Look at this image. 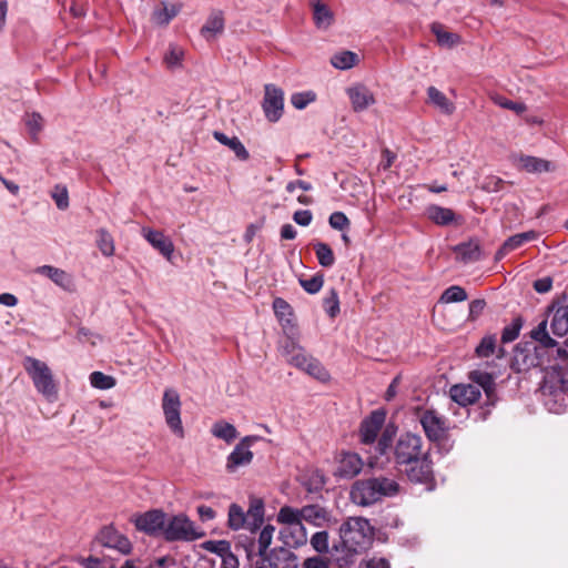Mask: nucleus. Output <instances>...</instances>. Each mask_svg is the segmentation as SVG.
Here are the masks:
<instances>
[{
	"label": "nucleus",
	"instance_id": "obj_18",
	"mask_svg": "<svg viewBox=\"0 0 568 568\" xmlns=\"http://www.w3.org/2000/svg\"><path fill=\"white\" fill-rule=\"evenodd\" d=\"M142 234L144 239L163 256L168 260H171L172 253L174 251L173 242L165 236L162 232L155 231L152 229H142Z\"/></svg>",
	"mask_w": 568,
	"mask_h": 568
},
{
	"label": "nucleus",
	"instance_id": "obj_8",
	"mask_svg": "<svg viewBox=\"0 0 568 568\" xmlns=\"http://www.w3.org/2000/svg\"><path fill=\"white\" fill-rule=\"evenodd\" d=\"M419 423L427 438L432 442L443 439L448 430L447 419L435 409H424L418 413Z\"/></svg>",
	"mask_w": 568,
	"mask_h": 568
},
{
	"label": "nucleus",
	"instance_id": "obj_58",
	"mask_svg": "<svg viewBox=\"0 0 568 568\" xmlns=\"http://www.w3.org/2000/svg\"><path fill=\"white\" fill-rule=\"evenodd\" d=\"M302 349H304V348L301 347L294 339H292L290 337L280 346V351H281L282 355L286 357V361L293 354H296L298 351H302Z\"/></svg>",
	"mask_w": 568,
	"mask_h": 568
},
{
	"label": "nucleus",
	"instance_id": "obj_27",
	"mask_svg": "<svg viewBox=\"0 0 568 568\" xmlns=\"http://www.w3.org/2000/svg\"><path fill=\"white\" fill-rule=\"evenodd\" d=\"M430 30L436 37L438 44L442 47L453 48L460 42L458 34L447 31L439 22H434Z\"/></svg>",
	"mask_w": 568,
	"mask_h": 568
},
{
	"label": "nucleus",
	"instance_id": "obj_4",
	"mask_svg": "<svg viewBox=\"0 0 568 568\" xmlns=\"http://www.w3.org/2000/svg\"><path fill=\"white\" fill-rule=\"evenodd\" d=\"M302 508H294L291 506H283L280 508L276 520L281 525L287 526L281 530V536L288 547H300L306 544L307 534L303 525V517L301 516Z\"/></svg>",
	"mask_w": 568,
	"mask_h": 568
},
{
	"label": "nucleus",
	"instance_id": "obj_41",
	"mask_svg": "<svg viewBox=\"0 0 568 568\" xmlns=\"http://www.w3.org/2000/svg\"><path fill=\"white\" fill-rule=\"evenodd\" d=\"M304 372L321 382H327L329 379L328 371L315 357L307 364Z\"/></svg>",
	"mask_w": 568,
	"mask_h": 568
},
{
	"label": "nucleus",
	"instance_id": "obj_28",
	"mask_svg": "<svg viewBox=\"0 0 568 568\" xmlns=\"http://www.w3.org/2000/svg\"><path fill=\"white\" fill-rule=\"evenodd\" d=\"M426 215L438 225H448L455 220L453 210L439 205H429L426 209Z\"/></svg>",
	"mask_w": 568,
	"mask_h": 568
},
{
	"label": "nucleus",
	"instance_id": "obj_56",
	"mask_svg": "<svg viewBox=\"0 0 568 568\" xmlns=\"http://www.w3.org/2000/svg\"><path fill=\"white\" fill-rule=\"evenodd\" d=\"M395 434V428L387 426L384 432L382 433L381 438L377 443V450L381 455H384L386 450L389 448L392 438Z\"/></svg>",
	"mask_w": 568,
	"mask_h": 568
},
{
	"label": "nucleus",
	"instance_id": "obj_12",
	"mask_svg": "<svg viewBox=\"0 0 568 568\" xmlns=\"http://www.w3.org/2000/svg\"><path fill=\"white\" fill-rule=\"evenodd\" d=\"M386 419V414L382 409L374 410L366 417L359 427V437L363 444H373L375 443L377 435L383 428V425Z\"/></svg>",
	"mask_w": 568,
	"mask_h": 568
},
{
	"label": "nucleus",
	"instance_id": "obj_24",
	"mask_svg": "<svg viewBox=\"0 0 568 568\" xmlns=\"http://www.w3.org/2000/svg\"><path fill=\"white\" fill-rule=\"evenodd\" d=\"M457 258L464 263L476 262L480 260V246L477 241L470 240L465 243H460L454 247Z\"/></svg>",
	"mask_w": 568,
	"mask_h": 568
},
{
	"label": "nucleus",
	"instance_id": "obj_63",
	"mask_svg": "<svg viewBox=\"0 0 568 568\" xmlns=\"http://www.w3.org/2000/svg\"><path fill=\"white\" fill-rule=\"evenodd\" d=\"M362 568H390V566L385 558L374 557L363 562Z\"/></svg>",
	"mask_w": 568,
	"mask_h": 568
},
{
	"label": "nucleus",
	"instance_id": "obj_7",
	"mask_svg": "<svg viewBox=\"0 0 568 568\" xmlns=\"http://www.w3.org/2000/svg\"><path fill=\"white\" fill-rule=\"evenodd\" d=\"M181 399L174 388H166L162 397V410L168 427L178 437H184V428L181 419Z\"/></svg>",
	"mask_w": 568,
	"mask_h": 568
},
{
	"label": "nucleus",
	"instance_id": "obj_60",
	"mask_svg": "<svg viewBox=\"0 0 568 568\" xmlns=\"http://www.w3.org/2000/svg\"><path fill=\"white\" fill-rule=\"evenodd\" d=\"M474 381L478 383L486 392L494 386V379L488 373H474Z\"/></svg>",
	"mask_w": 568,
	"mask_h": 568
},
{
	"label": "nucleus",
	"instance_id": "obj_6",
	"mask_svg": "<svg viewBox=\"0 0 568 568\" xmlns=\"http://www.w3.org/2000/svg\"><path fill=\"white\" fill-rule=\"evenodd\" d=\"M204 536L184 514L166 517L162 537L166 541H194Z\"/></svg>",
	"mask_w": 568,
	"mask_h": 568
},
{
	"label": "nucleus",
	"instance_id": "obj_23",
	"mask_svg": "<svg viewBox=\"0 0 568 568\" xmlns=\"http://www.w3.org/2000/svg\"><path fill=\"white\" fill-rule=\"evenodd\" d=\"M37 273L49 277L58 286L68 290L72 285V277L65 271L51 266L42 265L37 268Z\"/></svg>",
	"mask_w": 568,
	"mask_h": 568
},
{
	"label": "nucleus",
	"instance_id": "obj_57",
	"mask_svg": "<svg viewBox=\"0 0 568 568\" xmlns=\"http://www.w3.org/2000/svg\"><path fill=\"white\" fill-rule=\"evenodd\" d=\"M26 124L30 133L36 136L42 130L43 119L39 113H32L27 116Z\"/></svg>",
	"mask_w": 568,
	"mask_h": 568
},
{
	"label": "nucleus",
	"instance_id": "obj_45",
	"mask_svg": "<svg viewBox=\"0 0 568 568\" xmlns=\"http://www.w3.org/2000/svg\"><path fill=\"white\" fill-rule=\"evenodd\" d=\"M496 336L487 335L483 337L479 345L476 347V354L478 357H489L496 351Z\"/></svg>",
	"mask_w": 568,
	"mask_h": 568
},
{
	"label": "nucleus",
	"instance_id": "obj_36",
	"mask_svg": "<svg viewBox=\"0 0 568 568\" xmlns=\"http://www.w3.org/2000/svg\"><path fill=\"white\" fill-rule=\"evenodd\" d=\"M314 251L320 265L323 267H331L335 263V256L328 244L317 242L314 244Z\"/></svg>",
	"mask_w": 568,
	"mask_h": 568
},
{
	"label": "nucleus",
	"instance_id": "obj_42",
	"mask_svg": "<svg viewBox=\"0 0 568 568\" xmlns=\"http://www.w3.org/2000/svg\"><path fill=\"white\" fill-rule=\"evenodd\" d=\"M90 383L98 389H110L115 385V379L102 372H93L90 374Z\"/></svg>",
	"mask_w": 568,
	"mask_h": 568
},
{
	"label": "nucleus",
	"instance_id": "obj_25",
	"mask_svg": "<svg viewBox=\"0 0 568 568\" xmlns=\"http://www.w3.org/2000/svg\"><path fill=\"white\" fill-rule=\"evenodd\" d=\"M303 520L306 523L321 527L328 520V513L324 507L320 505H306L302 507Z\"/></svg>",
	"mask_w": 568,
	"mask_h": 568
},
{
	"label": "nucleus",
	"instance_id": "obj_9",
	"mask_svg": "<svg viewBox=\"0 0 568 568\" xmlns=\"http://www.w3.org/2000/svg\"><path fill=\"white\" fill-rule=\"evenodd\" d=\"M262 108L265 118L270 122H277L282 118L284 110L283 90L275 84H265Z\"/></svg>",
	"mask_w": 568,
	"mask_h": 568
},
{
	"label": "nucleus",
	"instance_id": "obj_59",
	"mask_svg": "<svg viewBox=\"0 0 568 568\" xmlns=\"http://www.w3.org/2000/svg\"><path fill=\"white\" fill-rule=\"evenodd\" d=\"M504 181L497 176H487L481 185V189L487 192H498L501 190Z\"/></svg>",
	"mask_w": 568,
	"mask_h": 568
},
{
	"label": "nucleus",
	"instance_id": "obj_51",
	"mask_svg": "<svg viewBox=\"0 0 568 568\" xmlns=\"http://www.w3.org/2000/svg\"><path fill=\"white\" fill-rule=\"evenodd\" d=\"M313 358L314 357L312 355H308L304 349H302L288 357L287 363L304 372L307 364H310Z\"/></svg>",
	"mask_w": 568,
	"mask_h": 568
},
{
	"label": "nucleus",
	"instance_id": "obj_38",
	"mask_svg": "<svg viewBox=\"0 0 568 568\" xmlns=\"http://www.w3.org/2000/svg\"><path fill=\"white\" fill-rule=\"evenodd\" d=\"M531 337L539 342L541 346L544 347H552L556 345V342L554 338L549 336V333L547 331V321H541L537 327H535L531 333Z\"/></svg>",
	"mask_w": 568,
	"mask_h": 568
},
{
	"label": "nucleus",
	"instance_id": "obj_31",
	"mask_svg": "<svg viewBox=\"0 0 568 568\" xmlns=\"http://www.w3.org/2000/svg\"><path fill=\"white\" fill-rule=\"evenodd\" d=\"M224 29V20L220 12L213 13L209 17L207 21L201 29V33L204 38L212 39L216 34L221 33Z\"/></svg>",
	"mask_w": 568,
	"mask_h": 568
},
{
	"label": "nucleus",
	"instance_id": "obj_33",
	"mask_svg": "<svg viewBox=\"0 0 568 568\" xmlns=\"http://www.w3.org/2000/svg\"><path fill=\"white\" fill-rule=\"evenodd\" d=\"M211 433L216 438L223 439L226 443H232L237 437L236 428L226 422L220 420L213 424Z\"/></svg>",
	"mask_w": 568,
	"mask_h": 568
},
{
	"label": "nucleus",
	"instance_id": "obj_29",
	"mask_svg": "<svg viewBox=\"0 0 568 568\" xmlns=\"http://www.w3.org/2000/svg\"><path fill=\"white\" fill-rule=\"evenodd\" d=\"M550 329L557 337H562L568 333V306L556 311L550 323Z\"/></svg>",
	"mask_w": 568,
	"mask_h": 568
},
{
	"label": "nucleus",
	"instance_id": "obj_55",
	"mask_svg": "<svg viewBox=\"0 0 568 568\" xmlns=\"http://www.w3.org/2000/svg\"><path fill=\"white\" fill-rule=\"evenodd\" d=\"M494 101L499 106H501L504 109H507V110H511V111H514L517 114H521L527 109L524 103L515 102V101L508 100V99H506L504 97H496L494 99Z\"/></svg>",
	"mask_w": 568,
	"mask_h": 568
},
{
	"label": "nucleus",
	"instance_id": "obj_54",
	"mask_svg": "<svg viewBox=\"0 0 568 568\" xmlns=\"http://www.w3.org/2000/svg\"><path fill=\"white\" fill-rule=\"evenodd\" d=\"M328 223L332 229L343 231L349 227V220L343 212H334L329 215Z\"/></svg>",
	"mask_w": 568,
	"mask_h": 568
},
{
	"label": "nucleus",
	"instance_id": "obj_32",
	"mask_svg": "<svg viewBox=\"0 0 568 568\" xmlns=\"http://www.w3.org/2000/svg\"><path fill=\"white\" fill-rule=\"evenodd\" d=\"M229 526L239 530L241 528L250 529V521L247 519L246 513H244L243 508L237 504H232L229 509Z\"/></svg>",
	"mask_w": 568,
	"mask_h": 568
},
{
	"label": "nucleus",
	"instance_id": "obj_52",
	"mask_svg": "<svg viewBox=\"0 0 568 568\" xmlns=\"http://www.w3.org/2000/svg\"><path fill=\"white\" fill-rule=\"evenodd\" d=\"M52 199L54 200L58 209L67 210L69 207V194L68 190L63 185H55L52 192Z\"/></svg>",
	"mask_w": 568,
	"mask_h": 568
},
{
	"label": "nucleus",
	"instance_id": "obj_14",
	"mask_svg": "<svg viewBox=\"0 0 568 568\" xmlns=\"http://www.w3.org/2000/svg\"><path fill=\"white\" fill-rule=\"evenodd\" d=\"M99 541L103 546L116 549L123 555H128L132 549L130 540L113 527H104L101 529Z\"/></svg>",
	"mask_w": 568,
	"mask_h": 568
},
{
	"label": "nucleus",
	"instance_id": "obj_11",
	"mask_svg": "<svg viewBox=\"0 0 568 568\" xmlns=\"http://www.w3.org/2000/svg\"><path fill=\"white\" fill-rule=\"evenodd\" d=\"M257 440H260V437L254 435L246 436L241 439L227 457L226 469L230 473H233L239 467L246 466L252 462L253 453L250 450V447Z\"/></svg>",
	"mask_w": 568,
	"mask_h": 568
},
{
	"label": "nucleus",
	"instance_id": "obj_50",
	"mask_svg": "<svg viewBox=\"0 0 568 568\" xmlns=\"http://www.w3.org/2000/svg\"><path fill=\"white\" fill-rule=\"evenodd\" d=\"M300 284L307 293L316 294L324 284V277L321 274H316L311 278L300 280Z\"/></svg>",
	"mask_w": 568,
	"mask_h": 568
},
{
	"label": "nucleus",
	"instance_id": "obj_17",
	"mask_svg": "<svg viewBox=\"0 0 568 568\" xmlns=\"http://www.w3.org/2000/svg\"><path fill=\"white\" fill-rule=\"evenodd\" d=\"M480 389L475 385H454L449 389L450 398L460 406H468L480 398Z\"/></svg>",
	"mask_w": 568,
	"mask_h": 568
},
{
	"label": "nucleus",
	"instance_id": "obj_64",
	"mask_svg": "<svg viewBox=\"0 0 568 568\" xmlns=\"http://www.w3.org/2000/svg\"><path fill=\"white\" fill-rule=\"evenodd\" d=\"M221 560L222 568H239V559L232 551L223 556Z\"/></svg>",
	"mask_w": 568,
	"mask_h": 568
},
{
	"label": "nucleus",
	"instance_id": "obj_16",
	"mask_svg": "<svg viewBox=\"0 0 568 568\" xmlns=\"http://www.w3.org/2000/svg\"><path fill=\"white\" fill-rule=\"evenodd\" d=\"M363 468L362 458L355 453H343L341 455L335 475L342 478H353Z\"/></svg>",
	"mask_w": 568,
	"mask_h": 568
},
{
	"label": "nucleus",
	"instance_id": "obj_40",
	"mask_svg": "<svg viewBox=\"0 0 568 568\" xmlns=\"http://www.w3.org/2000/svg\"><path fill=\"white\" fill-rule=\"evenodd\" d=\"M275 528L272 525H266L260 532L257 539V554L261 557H264L267 554V548L270 547L273 538V534Z\"/></svg>",
	"mask_w": 568,
	"mask_h": 568
},
{
	"label": "nucleus",
	"instance_id": "obj_22",
	"mask_svg": "<svg viewBox=\"0 0 568 568\" xmlns=\"http://www.w3.org/2000/svg\"><path fill=\"white\" fill-rule=\"evenodd\" d=\"M213 136L221 144L232 150L235 156L241 161H246L250 158V153L237 136H227L223 132L214 131Z\"/></svg>",
	"mask_w": 568,
	"mask_h": 568
},
{
	"label": "nucleus",
	"instance_id": "obj_30",
	"mask_svg": "<svg viewBox=\"0 0 568 568\" xmlns=\"http://www.w3.org/2000/svg\"><path fill=\"white\" fill-rule=\"evenodd\" d=\"M250 521V529L253 530L262 525L264 520V504L258 498H252L246 513Z\"/></svg>",
	"mask_w": 568,
	"mask_h": 568
},
{
	"label": "nucleus",
	"instance_id": "obj_35",
	"mask_svg": "<svg viewBox=\"0 0 568 568\" xmlns=\"http://www.w3.org/2000/svg\"><path fill=\"white\" fill-rule=\"evenodd\" d=\"M314 21L321 29H326L333 22V13L328 7L320 1L314 4Z\"/></svg>",
	"mask_w": 568,
	"mask_h": 568
},
{
	"label": "nucleus",
	"instance_id": "obj_10",
	"mask_svg": "<svg viewBox=\"0 0 568 568\" xmlns=\"http://www.w3.org/2000/svg\"><path fill=\"white\" fill-rule=\"evenodd\" d=\"M168 515L159 509L149 510L134 519L138 530L150 536H162Z\"/></svg>",
	"mask_w": 568,
	"mask_h": 568
},
{
	"label": "nucleus",
	"instance_id": "obj_47",
	"mask_svg": "<svg viewBox=\"0 0 568 568\" xmlns=\"http://www.w3.org/2000/svg\"><path fill=\"white\" fill-rule=\"evenodd\" d=\"M323 306L325 312L332 318H334L339 313V300L335 290H331L328 295L325 296Z\"/></svg>",
	"mask_w": 568,
	"mask_h": 568
},
{
	"label": "nucleus",
	"instance_id": "obj_46",
	"mask_svg": "<svg viewBox=\"0 0 568 568\" xmlns=\"http://www.w3.org/2000/svg\"><path fill=\"white\" fill-rule=\"evenodd\" d=\"M178 13L174 6L171 8L164 6L163 8L155 9L152 19L158 24H168Z\"/></svg>",
	"mask_w": 568,
	"mask_h": 568
},
{
	"label": "nucleus",
	"instance_id": "obj_53",
	"mask_svg": "<svg viewBox=\"0 0 568 568\" xmlns=\"http://www.w3.org/2000/svg\"><path fill=\"white\" fill-rule=\"evenodd\" d=\"M311 545L317 552L328 551V532L317 531L311 538Z\"/></svg>",
	"mask_w": 568,
	"mask_h": 568
},
{
	"label": "nucleus",
	"instance_id": "obj_48",
	"mask_svg": "<svg viewBox=\"0 0 568 568\" xmlns=\"http://www.w3.org/2000/svg\"><path fill=\"white\" fill-rule=\"evenodd\" d=\"M204 549L216 554L221 558L231 551V544L226 540H209L203 545Z\"/></svg>",
	"mask_w": 568,
	"mask_h": 568
},
{
	"label": "nucleus",
	"instance_id": "obj_2",
	"mask_svg": "<svg viewBox=\"0 0 568 568\" xmlns=\"http://www.w3.org/2000/svg\"><path fill=\"white\" fill-rule=\"evenodd\" d=\"M400 485L394 477L384 475L356 480L351 488V500L358 506H371L384 498L399 495Z\"/></svg>",
	"mask_w": 568,
	"mask_h": 568
},
{
	"label": "nucleus",
	"instance_id": "obj_13",
	"mask_svg": "<svg viewBox=\"0 0 568 568\" xmlns=\"http://www.w3.org/2000/svg\"><path fill=\"white\" fill-rule=\"evenodd\" d=\"M346 93L355 112L365 111L375 103L373 92L363 84L347 88Z\"/></svg>",
	"mask_w": 568,
	"mask_h": 568
},
{
	"label": "nucleus",
	"instance_id": "obj_3",
	"mask_svg": "<svg viewBox=\"0 0 568 568\" xmlns=\"http://www.w3.org/2000/svg\"><path fill=\"white\" fill-rule=\"evenodd\" d=\"M339 538L347 554H358L368 549L374 540V527L363 517H349L339 527Z\"/></svg>",
	"mask_w": 568,
	"mask_h": 568
},
{
	"label": "nucleus",
	"instance_id": "obj_5",
	"mask_svg": "<svg viewBox=\"0 0 568 568\" xmlns=\"http://www.w3.org/2000/svg\"><path fill=\"white\" fill-rule=\"evenodd\" d=\"M23 366L30 375L36 389L49 402L57 400L58 385L49 366L44 362L33 357H27Z\"/></svg>",
	"mask_w": 568,
	"mask_h": 568
},
{
	"label": "nucleus",
	"instance_id": "obj_37",
	"mask_svg": "<svg viewBox=\"0 0 568 568\" xmlns=\"http://www.w3.org/2000/svg\"><path fill=\"white\" fill-rule=\"evenodd\" d=\"M97 244L99 250L104 256H112L114 254V241L112 235L104 229L98 230Z\"/></svg>",
	"mask_w": 568,
	"mask_h": 568
},
{
	"label": "nucleus",
	"instance_id": "obj_62",
	"mask_svg": "<svg viewBox=\"0 0 568 568\" xmlns=\"http://www.w3.org/2000/svg\"><path fill=\"white\" fill-rule=\"evenodd\" d=\"M485 301L484 300H474L469 303V316L468 318L474 321L476 320L480 314L481 312L484 311L485 308Z\"/></svg>",
	"mask_w": 568,
	"mask_h": 568
},
{
	"label": "nucleus",
	"instance_id": "obj_21",
	"mask_svg": "<svg viewBox=\"0 0 568 568\" xmlns=\"http://www.w3.org/2000/svg\"><path fill=\"white\" fill-rule=\"evenodd\" d=\"M273 310L275 316L281 323L282 327L286 331L287 328L294 327V312L292 306L282 297H275L273 301Z\"/></svg>",
	"mask_w": 568,
	"mask_h": 568
},
{
	"label": "nucleus",
	"instance_id": "obj_26",
	"mask_svg": "<svg viewBox=\"0 0 568 568\" xmlns=\"http://www.w3.org/2000/svg\"><path fill=\"white\" fill-rule=\"evenodd\" d=\"M427 95L429 103L437 108L442 113L446 115H450L454 113V103L437 88L429 87L427 89Z\"/></svg>",
	"mask_w": 568,
	"mask_h": 568
},
{
	"label": "nucleus",
	"instance_id": "obj_20",
	"mask_svg": "<svg viewBox=\"0 0 568 568\" xmlns=\"http://www.w3.org/2000/svg\"><path fill=\"white\" fill-rule=\"evenodd\" d=\"M517 168L532 174L550 172L555 169L550 161L531 155H520L517 159Z\"/></svg>",
	"mask_w": 568,
	"mask_h": 568
},
{
	"label": "nucleus",
	"instance_id": "obj_19",
	"mask_svg": "<svg viewBox=\"0 0 568 568\" xmlns=\"http://www.w3.org/2000/svg\"><path fill=\"white\" fill-rule=\"evenodd\" d=\"M538 237V233L536 231H527L524 233L515 234L510 237H508L500 248L497 251L495 258L497 261L504 258L507 254L510 252L519 248L525 243L534 241Z\"/></svg>",
	"mask_w": 568,
	"mask_h": 568
},
{
	"label": "nucleus",
	"instance_id": "obj_49",
	"mask_svg": "<svg viewBox=\"0 0 568 568\" xmlns=\"http://www.w3.org/2000/svg\"><path fill=\"white\" fill-rule=\"evenodd\" d=\"M183 59V50L178 45H170L169 51L164 55V63L168 68H176L181 65Z\"/></svg>",
	"mask_w": 568,
	"mask_h": 568
},
{
	"label": "nucleus",
	"instance_id": "obj_34",
	"mask_svg": "<svg viewBox=\"0 0 568 568\" xmlns=\"http://www.w3.org/2000/svg\"><path fill=\"white\" fill-rule=\"evenodd\" d=\"M358 62V55L352 51H341L331 58V63L339 70L351 69Z\"/></svg>",
	"mask_w": 568,
	"mask_h": 568
},
{
	"label": "nucleus",
	"instance_id": "obj_15",
	"mask_svg": "<svg viewBox=\"0 0 568 568\" xmlns=\"http://www.w3.org/2000/svg\"><path fill=\"white\" fill-rule=\"evenodd\" d=\"M290 548L288 546L274 548L262 558L271 568H297V557Z\"/></svg>",
	"mask_w": 568,
	"mask_h": 568
},
{
	"label": "nucleus",
	"instance_id": "obj_39",
	"mask_svg": "<svg viewBox=\"0 0 568 568\" xmlns=\"http://www.w3.org/2000/svg\"><path fill=\"white\" fill-rule=\"evenodd\" d=\"M467 300V293L465 288L458 285H453L446 288L439 302L442 303H457V302H464Z\"/></svg>",
	"mask_w": 568,
	"mask_h": 568
},
{
	"label": "nucleus",
	"instance_id": "obj_43",
	"mask_svg": "<svg viewBox=\"0 0 568 568\" xmlns=\"http://www.w3.org/2000/svg\"><path fill=\"white\" fill-rule=\"evenodd\" d=\"M315 99L316 94L313 91L296 92L292 94L291 103L295 109L303 110Z\"/></svg>",
	"mask_w": 568,
	"mask_h": 568
},
{
	"label": "nucleus",
	"instance_id": "obj_61",
	"mask_svg": "<svg viewBox=\"0 0 568 568\" xmlns=\"http://www.w3.org/2000/svg\"><path fill=\"white\" fill-rule=\"evenodd\" d=\"M312 219H313V215L310 210H300L293 214L294 222L302 226L310 225L312 222Z\"/></svg>",
	"mask_w": 568,
	"mask_h": 568
},
{
	"label": "nucleus",
	"instance_id": "obj_44",
	"mask_svg": "<svg viewBox=\"0 0 568 568\" xmlns=\"http://www.w3.org/2000/svg\"><path fill=\"white\" fill-rule=\"evenodd\" d=\"M521 326H523L521 318L520 317L514 318L513 322L503 329L501 342L504 344H506V343H510V342L515 341L519 335Z\"/></svg>",
	"mask_w": 568,
	"mask_h": 568
},
{
	"label": "nucleus",
	"instance_id": "obj_1",
	"mask_svg": "<svg viewBox=\"0 0 568 568\" xmlns=\"http://www.w3.org/2000/svg\"><path fill=\"white\" fill-rule=\"evenodd\" d=\"M394 460L413 483L430 484L434 481L433 460L429 449H424L419 435L405 433L394 446Z\"/></svg>",
	"mask_w": 568,
	"mask_h": 568
}]
</instances>
